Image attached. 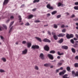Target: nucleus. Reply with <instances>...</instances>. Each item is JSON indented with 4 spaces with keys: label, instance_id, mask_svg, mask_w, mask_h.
Segmentation results:
<instances>
[{
    "label": "nucleus",
    "instance_id": "obj_21",
    "mask_svg": "<svg viewBox=\"0 0 78 78\" xmlns=\"http://www.w3.org/2000/svg\"><path fill=\"white\" fill-rule=\"evenodd\" d=\"M57 65L58 67H59V66H61L62 65V63L59 62L58 63Z\"/></svg>",
    "mask_w": 78,
    "mask_h": 78
},
{
    "label": "nucleus",
    "instance_id": "obj_8",
    "mask_svg": "<svg viewBox=\"0 0 78 78\" xmlns=\"http://www.w3.org/2000/svg\"><path fill=\"white\" fill-rule=\"evenodd\" d=\"M39 57L41 59H44V55L43 53H41Z\"/></svg>",
    "mask_w": 78,
    "mask_h": 78
},
{
    "label": "nucleus",
    "instance_id": "obj_54",
    "mask_svg": "<svg viewBox=\"0 0 78 78\" xmlns=\"http://www.w3.org/2000/svg\"><path fill=\"white\" fill-rule=\"evenodd\" d=\"M40 22V21L39 20H37L35 21V22H36V23H38V22Z\"/></svg>",
    "mask_w": 78,
    "mask_h": 78
},
{
    "label": "nucleus",
    "instance_id": "obj_42",
    "mask_svg": "<svg viewBox=\"0 0 78 78\" xmlns=\"http://www.w3.org/2000/svg\"><path fill=\"white\" fill-rule=\"evenodd\" d=\"M48 33L49 35H51V32H50V31H48Z\"/></svg>",
    "mask_w": 78,
    "mask_h": 78
},
{
    "label": "nucleus",
    "instance_id": "obj_25",
    "mask_svg": "<svg viewBox=\"0 0 78 78\" xmlns=\"http://www.w3.org/2000/svg\"><path fill=\"white\" fill-rule=\"evenodd\" d=\"M53 37L55 40H57V39H58V37H57V36L56 35H54Z\"/></svg>",
    "mask_w": 78,
    "mask_h": 78
},
{
    "label": "nucleus",
    "instance_id": "obj_45",
    "mask_svg": "<svg viewBox=\"0 0 78 78\" xmlns=\"http://www.w3.org/2000/svg\"><path fill=\"white\" fill-rule=\"evenodd\" d=\"M61 17V15H58L57 16V18H60V17Z\"/></svg>",
    "mask_w": 78,
    "mask_h": 78
},
{
    "label": "nucleus",
    "instance_id": "obj_64",
    "mask_svg": "<svg viewBox=\"0 0 78 78\" xmlns=\"http://www.w3.org/2000/svg\"><path fill=\"white\" fill-rule=\"evenodd\" d=\"M22 7H24V6H25V5L23 4L21 5Z\"/></svg>",
    "mask_w": 78,
    "mask_h": 78
},
{
    "label": "nucleus",
    "instance_id": "obj_63",
    "mask_svg": "<svg viewBox=\"0 0 78 78\" xmlns=\"http://www.w3.org/2000/svg\"><path fill=\"white\" fill-rule=\"evenodd\" d=\"M66 14L68 16H69L70 15V13H69L66 12Z\"/></svg>",
    "mask_w": 78,
    "mask_h": 78
},
{
    "label": "nucleus",
    "instance_id": "obj_24",
    "mask_svg": "<svg viewBox=\"0 0 78 78\" xmlns=\"http://www.w3.org/2000/svg\"><path fill=\"white\" fill-rule=\"evenodd\" d=\"M57 13V11H54L51 13V14L52 15H54V14H56Z\"/></svg>",
    "mask_w": 78,
    "mask_h": 78
},
{
    "label": "nucleus",
    "instance_id": "obj_32",
    "mask_svg": "<svg viewBox=\"0 0 78 78\" xmlns=\"http://www.w3.org/2000/svg\"><path fill=\"white\" fill-rule=\"evenodd\" d=\"M35 69H36V70H39V68H38V67L37 66H35L34 67Z\"/></svg>",
    "mask_w": 78,
    "mask_h": 78
},
{
    "label": "nucleus",
    "instance_id": "obj_7",
    "mask_svg": "<svg viewBox=\"0 0 78 78\" xmlns=\"http://www.w3.org/2000/svg\"><path fill=\"white\" fill-rule=\"evenodd\" d=\"M42 41L44 42H49V43L51 42V41L50 40L46 38L43 40Z\"/></svg>",
    "mask_w": 78,
    "mask_h": 78
},
{
    "label": "nucleus",
    "instance_id": "obj_10",
    "mask_svg": "<svg viewBox=\"0 0 78 78\" xmlns=\"http://www.w3.org/2000/svg\"><path fill=\"white\" fill-rule=\"evenodd\" d=\"M27 47L28 48H30V47L31 46V43L28 42L27 43Z\"/></svg>",
    "mask_w": 78,
    "mask_h": 78
},
{
    "label": "nucleus",
    "instance_id": "obj_1",
    "mask_svg": "<svg viewBox=\"0 0 78 78\" xmlns=\"http://www.w3.org/2000/svg\"><path fill=\"white\" fill-rule=\"evenodd\" d=\"M72 75L73 77H75V76H78V71L76 72L75 73V71H73L72 72Z\"/></svg>",
    "mask_w": 78,
    "mask_h": 78
},
{
    "label": "nucleus",
    "instance_id": "obj_39",
    "mask_svg": "<svg viewBox=\"0 0 78 78\" xmlns=\"http://www.w3.org/2000/svg\"><path fill=\"white\" fill-rule=\"evenodd\" d=\"M62 31L63 33H65V32L66 31V29H64L62 30Z\"/></svg>",
    "mask_w": 78,
    "mask_h": 78
},
{
    "label": "nucleus",
    "instance_id": "obj_29",
    "mask_svg": "<svg viewBox=\"0 0 78 78\" xmlns=\"http://www.w3.org/2000/svg\"><path fill=\"white\" fill-rule=\"evenodd\" d=\"M2 60H3V62H6V59L5 58H2Z\"/></svg>",
    "mask_w": 78,
    "mask_h": 78
},
{
    "label": "nucleus",
    "instance_id": "obj_36",
    "mask_svg": "<svg viewBox=\"0 0 78 78\" xmlns=\"http://www.w3.org/2000/svg\"><path fill=\"white\" fill-rule=\"evenodd\" d=\"M54 27L55 28H58V26H57L56 24H54Z\"/></svg>",
    "mask_w": 78,
    "mask_h": 78
},
{
    "label": "nucleus",
    "instance_id": "obj_60",
    "mask_svg": "<svg viewBox=\"0 0 78 78\" xmlns=\"http://www.w3.org/2000/svg\"><path fill=\"white\" fill-rule=\"evenodd\" d=\"M9 21H10V20H9V19L8 20L6 21L7 23H8V22H9Z\"/></svg>",
    "mask_w": 78,
    "mask_h": 78
},
{
    "label": "nucleus",
    "instance_id": "obj_12",
    "mask_svg": "<svg viewBox=\"0 0 78 78\" xmlns=\"http://www.w3.org/2000/svg\"><path fill=\"white\" fill-rule=\"evenodd\" d=\"M51 66V64L50 63H46L44 65V66L45 67H49V66Z\"/></svg>",
    "mask_w": 78,
    "mask_h": 78
},
{
    "label": "nucleus",
    "instance_id": "obj_49",
    "mask_svg": "<svg viewBox=\"0 0 78 78\" xmlns=\"http://www.w3.org/2000/svg\"><path fill=\"white\" fill-rule=\"evenodd\" d=\"M71 18H73V17H75V15L74 14L73 15L71 16Z\"/></svg>",
    "mask_w": 78,
    "mask_h": 78
},
{
    "label": "nucleus",
    "instance_id": "obj_20",
    "mask_svg": "<svg viewBox=\"0 0 78 78\" xmlns=\"http://www.w3.org/2000/svg\"><path fill=\"white\" fill-rule=\"evenodd\" d=\"M66 70H67L68 72H70V67L68 66L67 67Z\"/></svg>",
    "mask_w": 78,
    "mask_h": 78
},
{
    "label": "nucleus",
    "instance_id": "obj_35",
    "mask_svg": "<svg viewBox=\"0 0 78 78\" xmlns=\"http://www.w3.org/2000/svg\"><path fill=\"white\" fill-rule=\"evenodd\" d=\"M70 42L72 44H74V41H73V39H71L70 40Z\"/></svg>",
    "mask_w": 78,
    "mask_h": 78
},
{
    "label": "nucleus",
    "instance_id": "obj_19",
    "mask_svg": "<svg viewBox=\"0 0 78 78\" xmlns=\"http://www.w3.org/2000/svg\"><path fill=\"white\" fill-rule=\"evenodd\" d=\"M63 5L64 4H62L60 2H59L58 5V7H59V6H63Z\"/></svg>",
    "mask_w": 78,
    "mask_h": 78
},
{
    "label": "nucleus",
    "instance_id": "obj_55",
    "mask_svg": "<svg viewBox=\"0 0 78 78\" xmlns=\"http://www.w3.org/2000/svg\"><path fill=\"white\" fill-rule=\"evenodd\" d=\"M59 70H63V67H61L60 69H59Z\"/></svg>",
    "mask_w": 78,
    "mask_h": 78
},
{
    "label": "nucleus",
    "instance_id": "obj_46",
    "mask_svg": "<svg viewBox=\"0 0 78 78\" xmlns=\"http://www.w3.org/2000/svg\"><path fill=\"white\" fill-rule=\"evenodd\" d=\"M18 18H19V20H22V18H21V16H18Z\"/></svg>",
    "mask_w": 78,
    "mask_h": 78
},
{
    "label": "nucleus",
    "instance_id": "obj_58",
    "mask_svg": "<svg viewBox=\"0 0 78 78\" xmlns=\"http://www.w3.org/2000/svg\"><path fill=\"white\" fill-rule=\"evenodd\" d=\"M57 59H59L61 58V57L60 56H58L57 57Z\"/></svg>",
    "mask_w": 78,
    "mask_h": 78
},
{
    "label": "nucleus",
    "instance_id": "obj_22",
    "mask_svg": "<svg viewBox=\"0 0 78 78\" xmlns=\"http://www.w3.org/2000/svg\"><path fill=\"white\" fill-rule=\"evenodd\" d=\"M32 17H33V15H30L28 16V19H31V18H32Z\"/></svg>",
    "mask_w": 78,
    "mask_h": 78
},
{
    "label": "nucleus",
    "instance_id": "obj_43",
    "mask_svg": "<svg viewBox=\"0 0 78 78\" xmlns=\"http://www.w3.org/2000/svg\"><path fill=\"white\" fill-rule=\"evenodd\" d=\"M5 72V71H4V70H3L2 69H1L0 70V72H1V73L4 72Z\"/></svg>",
    "mask_w": 78,
    "mask_h": 78
},
{
    "label": "nucleus",
    "instance_id": "obj_27",
    "mask_svg": "<svg viewBox=\"0 0 78 78\" xmlns=\"http://www.w3.org/2000/svg\"><path fill=\"white\" fill-rule=\"evenodd\" d=\"M74 67L76 68L78 67V63H76L74 64Z\"/></svg>",
    "mask_w": 78,
    "mask_h": 78
},
{
    "label": "nucleus",
    "instance_id": "obj_57",
    "mask_svg": "<svg viewBox=\"0 0 78 78\" xmlns=\"http://www.w3.org/2000/svg\"><path fill=\"white\" fill-rule=\"evenodd\" d=\"M32 11H36V8L33 9Z\"/></svg>",
    "mask_w": 78,
    "mask_h": 78
},
{
    "label": "nucleus",
    "instance_id": "obj_14",
    "mask_svg": "<svg viewBox=\"0 0 78 78\" xmlns=\"http://www.w3.org/2000/svg\"><path fill=\"white\" fill-rule=\"evenodd\" d=\"M35 38V39H37V41H39V42H42V40H41V38L38 37H36Z\"/></svg>",
    "mask_w": 78,
    "mask_h": 78
},
{
    "label": "nucleus",
    "instance_id": "obj_15",
    "mask_svg": "<svg viewBox=\"0 0 78 78\" xmlns=\"http://www.w3.org/2000/svg\"><path fill=\"white\" fill-rule=\"evenodd\" d=\"M65 36V34H60L58 35V37H64Z\"/></svg>",
    "mask_w": 78,
    "mask_h": 78
},
{
    "label": "nucleus",
    "instance_id": "obj_47",
    "mask_svg": "<svg viewBox=\"0 0 78 78\" xmlns=\"http://www.w3.org/2000/svg\"><path fill=\"white\" fill-rule=\"evenodd\" d=\"M75 59H77V60H78V56H76L75 58Z\"/></svg>",
    "mask_w": 78,
    "mask_h": 78
},
{
    "label": "nucleus",
    "instance_id": "obj_26",
    "mask_svg": "<svg viewBox=\"0 0 78 78\" xmlns=\"http://www.w3.org/2000/svg\"><path fill=\"white\" fill-rule=\"evenodd\" d=\"M40 0H34V1L33 2V3H35L36 2H37L38 3V2H39Z\"/></svg>",
    "mask_w": 78,
    "mask_h": 78
},
{
    "label": "nucleus",
    "instance_id": "obj_44",
    "mask_svg": "<svg viewBox=\"0 0 78 78\" xmlns=\"http://www.w3.org/2000/svg\"><path fill=\"white\" fill-rule=\"evenodd\" d=\"M1 38L2 40H3V42H4V38H3V36H1Z\"/></svg>",
    "mask_w": 78,
    "mask_h": 78
},
{
    "label": "nucleus",
    "instance_id": "obj_51",
    "mask_svg": "<svg viewBox=\"0 0 78 78\" xmlns=\"http://www.w3.org/2000/svg\"><path fill=\"white\" fill-rule=\"evenodd\" d=\"M65 27V26H64V25H63L61 26V28H64Z\"/></svg>",
    "mask_w": 78,
    "mask_h": 78
},
{
    "label": "nucleus",
    "instance_id": "obj_53",
    "mask_svg": "<svg viewBox=\"0 0 78 78\" xmlns=\"http://www.w3.org/2000/svg\"><path fill=\"white\" fill-rule=\"evenodd\" d=\"M75 5H78V2H77L75 3Z\"/></svg>",
    "mask_w": 78,
    "mask_h": 78
},
{
    "label": "nucleus",
    "instance_id": "obj_50",
    "mask_svg": "<svg viewBox=\"0 0 78 78\" xmlns=\"http://www.w3.org/2000/svg\"><path fill=\"white\" fill-rule=\"evenodd\" d=\"M57 53L58 55H59V56H61V53H60V52H59V51H58L57 52Z\"/></svg>",
    "mask_w": 78,
    "mask_h": 78
},
{
    "label": "nucleus",
    "instance_id": "obj_2",
    "mask_svg": "<svg viewBox=\"0 0 78 78\" xmlns=\"http://www.w3.org/2000/svg\"><path fill=\"white\" fill-rule=\"evenodd\" d=\"M33 49H38L39 48V46L37 45H33L31 47Z\"/></svg>",
    "mask_w": 78,
    "mask_h": 78
},
{
    "label": "nucleus",
    "instance_id": "obj_3",
    "mask_svg": "<svg viewBox=\"0 0 78 78\" xmlns=\"http://www.w3.org/2000/svg\"><path fill=\"white\" fill-rule=\"evenodd\" d=\"M47 8H48L49 9H53L54 8L52 6H51L50 4H48L47 5Z\"/></svg>",
    "mask_w": 78,
    "mask_h": 78
},
{
    "label": "nucleus",
    "instance_id": "obj_9",
    "mask_svg": "<svg viewBox=\"0 0 78 78\" xmlns=\"http://www.w3.org/2000/svg\"><path fill=\"white\" fill-rule=\"evenodd\" d=\"M66 72V70H63L62 72H61L59 73V75H64L65 73Z\"/></svg>",
    "mask_w": 78,
    "mask_h": 78
},
{
    "label": "nucleus",
    "instance_id": "obj_31",
    "mask_svg": "<svg viewBox=\"0 0 78 78\" xmlns=\"http://www.w3.org/2000/svg\"><path fill=\"white\" fill-rule=\"evenodd\" d=\"M14 22L13 21L10 24V26H9V27H11V26H12V25H13V23H14Z\"/></svg>",
    "mask_w": 78,
    "mask_h": 78
},
{
    "label": "nucleus",
    "instance_id": "obj_52",
    "mask_svg": "<svg viewBox=\"0 0 78 78\" xmlns=\"http://www.w3.org/2000/svg\"><path fill=\"white\" fill-rule=\"evenodd\" d=\"M22 43L23 44H26V41H23L22 42Z\"/></svg>",
    "mask_w": 78,
    "mask_h": 78
},
{
    "label": "nucleus",
    "instance_id": "obj_62",
    "mask_svg": "<svg viewBox=\"0 0 78 78\" xmlns=\"http://www.w3.org/2000/svg\"><path fill=\"white\" fill-rule=\"evenodd\" d=\"M76 37H77V38H78V34H76Z\"/></svg>",
    "mask_w": 78,
    "mask_h": 78
},
{
    "label": "nucleus",
    "instance_id": "obj_17",
    "mask_svg": "<svg viewBox=\"0 0 78 78\" xmlns=\"http://www.w3.org/2000/svg\"><path fill=\"white\" fill-rule=\"evenodd\" d=\"M63 41L64 39L62 38L58 41V43H59L60 44H61V43L63 42Z\"/></svg>",
    "mask_w": 78,
    "mask_h": 78
},
{
    "label": "nucleus",
    "instance_id": "obj_23",
    "mask_svg": "<svg viewBox=\"0 0 78 78\" xmlns=\"http://www.w3.org/2000/svg\"><path fill=\"white\" fill-rule=\"evenodd\" d=\"M66 37L67 38V39H70V35L69 34H67L66 35Z\"/></svg>",
    "mask_w": 78,
    "mask_h": 78
},
{
    "label": "nucleus",
    "instance_id": "obj_5",
    "mask_svg": "<svg viewBox=\"0 0 78 78\" xmlns=\"http://www.w3.org/2000/svg\"><path fill=\"white\" fill-rule=\"evenodd\" d=\"M9 2V0H4V2L3 3V5H6Z\"/></svg>",
    "mask_w": 78,
    "mask_h": 78
},
{
    "label": "nucleus",
    "instance_id": "obj_6",
    "mask_svg": "<svg viewBox=\"0 0 78 78\" xmlns=\"http://www.w3.org/2000/svg\"><path fill=\"white\" fill-rule=\"evenodd\" d=\"M48 57L50 58V59H51V60H53V59H54L53 56V55L51 54H48Z\"/></svg>",
    "mask_w": 78,
    "mask_h": 78
},
{
    "label": "nucleus",
    "instance_id": "obj_16",
    "mask_svg": "<svg viewBox=\"0 0 78 78\" xmlns=\"http://www.w3.org/2000/svg\"><path fill=\"white\" fill-rule=\"evenodd\" d=\"M68 74H66L64 76H62L63 78H70V77H68Z\"/></svg>",
    "mask_w": 78,
    "mask_h": 78
},
{
    "label": "nucleus",
    "instance_id": "obj_13",
    "mask_svg": "<svg viewBox=\"0 0 78 78\" xmlns=\"http://www.w3.org/2000/svg\"><path fill=\"white\" fill-rule=\"evenodd\" d=\"M27 52H28V50H27V49H26L24 50V51H23V54L25 55L26 53H27Z\"/></svg>",
    "mask_w": 78,
    "mask_h": 78
},
{
    "label": "nucleus",
    "instance_id": "obj_48",
    "mask_svg": "<svg viewBox=\"0 0 78 78\" xmlns=\"http://www.w3.org/2000/svg\"><path fill=\"white\" fill-rule=\"evenodd\" d=\"M52 35H53V36H55V35H56V34H55V32H52Z\"/></svg>",
    "mask_w": 78,
    "mask_h": 78
},
{
    "label": "nucleus",
    "instance_id": "obj_28",
    "mask_svg": "<svg viewBox=\"0 0 78 78\" xmlns=\"http://www.w3.org/2000/svg\"><path fill=\"white\" fill-rule=\"evenodd\" d=\"M50 53H52V54H54V53H55V51L54 50H52L50 52Z\"/></svg>",
    "mask_w": 78,
    "mask_h": 78
},
{
    "label": "nucleus",
    "instance_id": "obj_33",
    "mask_svg": "<svg viewBox=\"0 0 78 78\" xmlns=\"http://www.w3.org/2000/svg\"><path fill=\"white\" fill-rule=\"evenodd\" d=\"M3 27H4V28H5V29L6 30V29H7V27H6V25H5L3 24Z\"/></svg>",
    "mask_w": 78,
    "mask_h": 78
},
{
    "label": "nucleus",
    "instance_id": "obj_18",
    "mask_svg": "<svg viewBox=\"0 0 78 78\" xmlns=\"http://www.w3.org/2000/svg\"><path fill=\"white\" fill-rule=\"evenodd\" d=\"M71 51L73 53H76V50L74 48H72L71 49Z\"/></svg>",
    "mask_w": 78,
    "mask_h": 78
},
{
    "label": "nucleus",
    "instance_id": "obj_56",
    "mask_svg": "<svg viewBox=\"0 0 78 78\" xmlns=\"http://www.w3.org/2000/svg\"><path fill=\"white\" fill-rule=\"evenodd\" d=\"M74 21H77L78 20V18H76L74 19Z\"/></svg>",
    "mask_w": 78,
    "mask_h": 78
},
{
    "label": "nucleus",
    "instance_id": "obj_34",
    "mask_svg": "<svg viewBox=\"0 0 78 78\" xmlns=\"http://www.w3.org/2000/svg\"><path fill=\"white\" fill-rule=\"evenodd\" d=\"M12 27L10 29V30H9V33H10L11 31H12Z\"/></svg>",
    "mask_w": 78,
    "mask_h": 78
},
{
    "label": "nucleus",
    "instance_id": "obj_37",
    "mask_svg": "<svg viewBox=\"0 0 78 78\" xmlns=\"http://www.w3.org/2000/svg\"><path fill=\"white\" fill-rule=\"evenodd\" d=\"M69 36H70V38L73 37V34H71L69 35Z\"/></svg>",
    "mask_w": 78,
    "mask_h": 78
},
{
    "label": "nucleus",
    "instance_id": "obj_11",
    "mask_svg": "<svg viewBox=\"0 0 78 78\" xmlns=\"http://www.w3.org/2000/svg\"><path fill=\"white\" fill-rule=\"evenodd\" d=\"M62 48L65 50H67L68 49V46H62Z\"/></svg>",
    "mask_w": 78,
    "mask_h": 78
},
{
    "label": "nucleus",
    "instance_id": "obj_38",
    "mask_svg": "<svg viewBox=\"0 0 78 78\" xmlns=\"http://www.w3.org/2000/svg\"><path fill=\"white\" fill-rule=\"evenodd\" d=\"M78 47V44L76 43L74 45V47Z\"/></svg>",
    "mask_w": 78,
    "mask_h": 78
},
{
    "label": "nucleus",
    "instance_id": "obj_61",
    "mask_svg": "<svg viewBox=\"0 0 78 78\" xmlns=\"http://www.w3.org/2000/svg\"><path fill=\"white\" fill-rule=\"evenodd\" d=\"M74 39L75 41H77V40H78V39L76 38H74Z\"/></svg>",
    "mask_w": 78,
    "mask_h": 78
},
{
    "label": "nucleus",
    "instance_id": "obj_59",
    "mask_svg": "<svg viewBox=\"0 0 78 78\" xmlns=\"http://www.w3.org/2000/svg\"><path fill=\"white\" fill-rule=\"evenodd\" d=\"M50 16V13H48L47 14V17H48Z\"/></svg>",
    "mask_w": 78,
    "mask_h": 78
},
{
    "label": "nucleus",
    "instance_id": "obj_40",
    "mask_svg": "<svg viewBox=\"0 0 78 78\" xmlns=\"http://www.w3.org/2000/svg\"><path fill=\"white\" fill-rule=\"evenodd\" d=\"M25 25H26V26H29L30 25V23H27L25 24Z\"/></svg>",
    "mask_w": 78,
    "mask_h": 78
},
{
    "label": "nucleus",
    "instance_id": "obj_41",
    "mask_svg": "<svg viewBox=\"0 0 78 78\" xmlns=\"http://www.w3.org/2000/svg\"><path fill=\"white\" fill-rule=\"evenodd\" d=\"M10 19H14V16H11L10 17Z\"/></svg>",
    "mask_w": 78,
    "mask_h": 78
},
{
    "label": "nucleus",
    "instance_id": "obj_30",
    "mask_svg": "<svg viewBox=\"0 0 78 78\" xmlns=\"http://www.w3.org/2000/svg\"><path fill=\"white\" fill-rule=\"evenodd\" d=\"M74 8L76 10H78V6H75L74 7Z\"/></svg>",
    "mask_w": 78,
    "mask_h": 78
},
{
    "label": "nucleus",
    "instance_id": "obj_4",
    "mask_svg": "<svg viewBox=\"0 0 78 78\" xmlns=\"http://www.w3.org/2000/svg\"><path fill=\"white\" fill-rule=\"evenodd\" d=\"M44 48L46 51H49V50H50V48L47 45H46L44 47Z\"/></svg>",
    "mask_w": 78,
    "mask_h": 78
}]
</instances>
